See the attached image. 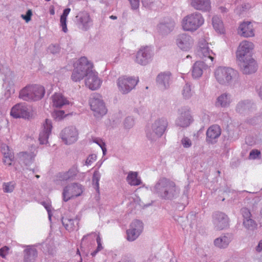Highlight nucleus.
Returning a JSON list of instances; mask_svg holds the SVG:
<instances>
[{
	"label": "nucleus",
	"mask_w": 262,
	"mask_h": 262,
	"mask_svg": "<svg viewBox=\"0 0 262 262\" xmlns=\"http://www.w3.org/2000/svg\"><path fill=\"white\" fill-rule=\"evenodd\" d=\"M127 183L131 186H138L142 183L137 172L130 171L126 178Z\"/></svg>",
	"instance_id": "7c9ffc66"
},
{
	"label": "nucleus",
	"mask_w": 262,
	"mask_h": 262,
	"mask_svg": "<svg viewBox=\"0 0 262 262\" xmlns=\"http://www.w3.org/2000/svg\"><path fill=\"white\" fill-rule=\"evenodd\" d=\"M125 262H134V261H132V260H127V261H125Z\"/></svg>",
	"instance_id": "774afa93"
},
{
	"label": "nucleus",
	"mask_w": 262,
	"mask_h": 262,
	"mask_svg": "<svg viewBox=\"0 0 262 262\" xmlns=\"http://www.w3.org/2000/svg\"><path fill=\"white\" fill-rule=\"evenodd\" d=\"M101 83L102 81L98 77L97 72L94 70L86 76L85 85L92 90H95L99 88Z\"/></svg>",
	"instance_id": "2eb2a0df"
},
{
	"label": "nucleus",
	"mask_w": 262,
	"mask_h": 262,
	"mask_svg": "<svg viewBox=\"0 0 262 262\" xmlns=\"http://www.w3.org/2000/svg\"><path fill=\"white\" fill-rule=\"evenodd\" d=\"M91 110L96 114L103 115L106 113V109L103 101L98 98H92L90 100Z\"/></svg>",
	"instance_id": "6ab92c4d"
},
{
	"label": "nucleus",
	"mask_w": 262,
	"mask_h": 262,
	"mask_svg": "<svg viewBox=\"0 0 262 262\" xmlns=\"http://www.w3.org/2000/svg\"><path fill=\"white\" fill-rule=\"evenodd\" d=\"M156 187L158 189H160L161 187H163L164 193L163 197L167 199L172 198L176 192V185L174 183L166 178L162 179L156 185Z\"/></svg>",
	"instance_id": "1a4fd4ad"
},
{
	"label": "nucleus",
	"mask_w": 262,
	"mask_h": 262,
	"mask_svg": "<svg viewBox=\"0 0 262 262\" xmlns=\"http://www.w3.org/2000/svg\"><path fill=\"white\" fill-rule=\"evenodd\" d=\"M173 218L179 224L182 225L187 221L186 219L187 218V216H181L180 214H175V215L173 216Z\"/></svg>",
	"instance_id": "37998d69"
},
{
	"label": "nucleus",
	"mask_w": 262,
	"mask_h": 262,
	"mask_svg": "<svg viewBox=\"0 0 262 262\" xmlns=\"http://www.w3.org/2000/svg\"><path fill=\"white\" fill-rule=\"evenodd\" d=\"M182 144L184 148H188L191 145V141L187 137H185L182 139Z\"/></svg>",
	"instance_id": "49530a36"
},
{
	"label": "nucleus",
	"mask_w": 262,
	"mask_h": 262,
	"mask_svg": "<svg viewBox=\"0 0 262 262\" xmlns=\"http://www.w3.org/2000/svg\"><path fill=\"white\" fill-rule=\"evenodd\" d=\"M221 134V129L220 126L217 125H213L211 126L206 133L207 140L209 142H212L213 139L217 138Z\"/></svg>",
	"instance_id": "a878e982"
},
{
	"label": "nucleus",
	"mask_w": 262,
	"mask_h": 262,
	"mask_svg": "<svg viewBox=\"0 0 262 262\" xmlns=\"http://www.w3.org/2000/svg\"><path fill=\"white\" fill-rule=\"evenodd\" d=\"M212 24L214 29L218 33L224 34L225 29L222 19L219 17L215 16L212 19Z\"/></svg>",
	"instance_id": "c85d7f7f"
},
{
	"label": "nucleus",
	"mask_w": 262,
	"mask_h": 262,
	"mask_svg": "<svg viewBox=\"0 0 262 262\" xmlns=\"http://www.w3.org/2000/svg\"><path fill=\"white\" fill-rule=\"evenodd\" d=\"M237 33L240 36L248 38L254 36V29L250 21H244L240 24L237 29Z\"/></svg>",
	"instance_id": "dca6fc26"
},
{
	"label": "nucleus",
	"mask_w": 262,
	"mask_h": 262,
	"mask_svg": "<svg viewBox=\"0 0 262 262\" xmlns=\"http://www.w3.org/2000/svg\"><path fill=\"white\" fill-rule=\"evenodd\" d=\"M52 128L51 121L49 119H46L45 123L43 124V129L40 133L39 140L40 144L46 143L48 139L49 136L51 132Z\"/></svg>",
	"instance_id": "4be33fe9"
},
{
	"label": "nucleus",
	"mask_w": 262,
	"mask_h": 262,
	"mask_svg": "<svg viewBox=\"0 0 262 262\" xmlns=\"http://www.w3.org/2000/svg\"><path fill=\"white\" fill-rule=\"evenodd\" d=\"M243 225L246 229L250 231H254L257 226L251 214H243Z\"/></svg>",
	"instance_id": "393cba45"
},
{
	"label": "nucleus",
	"mask_w": 262,
	"mask_h": 262,
	"mask_svg": "<svg viewBox=\"0 0 262 262\" xmlns=\"http://www.w3.org/2000/svg\"><path fill=\"white\" fill-rule=\"evenodd\" d=\"M192 117L189 113V111L185 112L181 114V116L179 119V124L182 127H186L188 126L192 122Z\"/></svg>",
	"instance_id": "2f4dec72"
},
{
	"label": "nucleus",
	"mask_w": 262,
	"mask_h": 262,
	"mask_svg": "<svg viewBox=\"0 0 262 262\" xmlns=\"http://www.w3.org/2000/svg\"><path fill=\"white\" fill-rule=\"evenodd\" d=\"M90 17L88 13H84L83 16L80 18V21L83 24H87L90 21Z\"/></svg>",
	"instance_id": "3c124183"
},
{
	"label": "nucleus",
	"mask_w": 262,
	"mask_h": 262,
	"mask_svg": "<svg viewBox=\"0 0 262 262\" xmlns=\"http://www.w3.org/2000/svg\"><path fill=\"white\" fill-rule=\"evenodd\" d=\"M97 143L101 147V148L103 151V154H105V152L106 151V149L105 147V143L102 141L100 143Z\"/></svg>",
	"instance_id": "13d9d810"
},
{
	"label": "nucleus",
	"mask_w": 262,
	"mask_h": 262,
	"mask_svg": "<svg viewBox=\"0 0 262 262\" xmlns=\"http://www.w3.org/2000/svg\"><path fill=\"white\" fill-rule=\"evenodd\" d=\"M70 11L71 9L70 8L64 9L60 18V26L62 28V31L65 33L68 31V28L67 27V18Z\"/></svg>",
	"instance_id": "72a5a7b5"
},
{
	"label": "nucleus",
	"mask_w": 262,
	"mask_h": 262,
	"mask_svg": "<svg viewBox=\"0 0 262 262\" xmlns=\"http://www.w3.org/2000/svg\"><path fill=\"white\" fill-rule=\"evenodd\" d=\"M10 115L15 118L29 119L32 117V114L28 111L27 107L22 103H18L14 105L11 110Z\"/></svg>",
	"instance_id": "4468645a"
},
{
	"label": "nucleus",
	"mask_w": 262,
	"mask_h": 262,
	"mask_svg": "<svg viewBox=\"0 0 262 262\" xmlns=\"http://www.w3.org/2000/svg\"><path fill=\"white\" fill-rule=\"evenodd\" d=\"M209 66V64H205L203 61H196L193 67L192 75L194 78L201 77L203 74V69L205 67Z\"/></svg>",
	"instance_id": "cd10ccee"
},
{
	"label": "nucleus",
	"mask_w": 262,
	"mask_h": 262,
	"mask_svg": "<svg viewBox=\"0 0 262 262\" xmlns=\"http://www.w3.org/2000/svg\"><path fill=\"white\" fill-rule=\"evenodd\" d=\"M32 15V12L31 10L29 9L27 11L25 15H21V17L28 23L31 20V16Z\"/></svg>",
	"instance_id": "8fccbe9b"
},
{
	"label": "nucleus",
	"mask_w": 262,
	"mask_h": 262,
	"mask_svg": "<svg viewBox=\"0 0 262 262\" xmlns=\"http://www.w3.org/2000/svg\"><path fill=\"white\" fill-rule=\"evenodd\" d=\"M255 250L257 252H260L262 251V239L259 242Z\"/></svg>",
	"instance_id": "4d7b16f0"
},
{
	"label": "nucleus",
	"mask_w": 262,
	"mask_h": 262,
	"mask_svg": "<svg viewBox=\"0 0 262 262\" xmlns=\"http://www.w3.org/2000/svg\"><path fill=\"white\" fill-rule=\"evenodd\" d=\"M45 93L42 86L38 85H29L21 90L19 97L24 100H38L41 99Z\"/></svg>",
	"instance_id": "20e7f679"
},
{
	"label": "nucleus",
	"mask_w": 262,
	"mask_h": 262,
	"mask_svg": "<svg viewBox=\"0 0 262 262\" xmlns=\"http://www.w3.org/2000/svg\"><path fill=\"white\" fill-rule=\"evenodd\" d=\"M130 2V5L133 8V9H137L138 8L139 5V0H129Z\"/></svg>",
	"instance_id": "864d4df0"
},
{
	"label": "nucleus",
	"mask_w": 262,
	"mask_h": 262,
	"mask_svg": "<svg viewBox=\"0 0 262 262\" xmlns=\"http://www.w3.org/2000/svg\"><path fill=\"white\" fill-rule=\"evenodd\" d=\"M213 222L216 230H223L229 226V218L226 214H215Z\"/></svg>",
	"instance_id": "a211bd4d"
},
{
	"label": "nucleus",
	"mask_w": 262,
	"mask_h": 262,
	"mask_svg": "<svg viewBox=\"0 0 262 262\" xmlns=\"http://www.w3.org/2000/svg\"><path fill=\"white\" fill-rule=\"evenodd\" d=\"M139 81L138 78L123 76L119 78L117 85L119 91L126 94L133 89Z\"/></svg>",
	"instance_id": "423d86ee"
},
{
	"label": "nucleus",
	"mask_w": 262,
	"mask_h": 262,
	"mask_svg": "<svg viewBox=\"0 0 262 262\" xmlns=\"http://www.w3.org/2000/svg\"><path fill=\"white\" fill-rule=\"evenodd\" d=\"M167 123L164 121H162V123L161 124L160 121H157L155 123V126L156 127L155 128L156 134L158 136H161L165 131L166 129Z\"/></svg>",
	"instance_id": "f704fd0d"
},
{
	"label": "nucleus",
	"mask_w": 262,
	"mask_h": 262,
	"mask_svg": "<svg viewBox=\"0 0 262 262\" xmlns=\"http://www.w3.org/2000/svg\"><path fill=\"white\" fill-rule=\"evenodd\" d=\"M1 152L3 155H8L10 152H13L11 151L9 148V147L6 144H2L1 146Z\"/></svg>",
	"instance_id": "09e8293b"
},
{
	"label": "nucleus",
	"mask_w": 262,
	"mask_h": 262,
	"mask_svg": "<svg viewBox=\"0 0 262 262\" xmlns=\"http://www.w3.org/2000/svg\"><path fill=\"white\" fill-rule=\"evenodd\" d=\"M82 192L83 190L81 185L75 184L67 186L63 190V199L67 202L73 197L80 195Z\"/></svg>",
	"instance_id": "9b49d317"
},
{
	"label": "nucleus",
	"mask_w": 262,
	"mask_h": 262,
	"mask_svg": "<svg viewBox=\"0 0 262 262\" xmlns=\"http://www.w3.org/2000/svg\"><path fill=\"white\" fill-rule=\"evenodd\" d=\"M144 228L143 222L139 220H134L127 230V239L133 242L136 240L142 232Z\"/></svg>",
	"instance_id": "0eeeda50"
},
{
	"label": "nucleus",
	"mask_w": 262,
	"mask_h": 262,
	"mask_svg": "<svg viewBox=\"0 0 262 262\" xmlns=\"http://www.w3.org/2000/svg\"><path fill=\"white\" fill-rule=\"evenodd\" d=\"M24 262H35V258L37 256V250L35 248L28 246L24 250Z\"/></svg>",
	"instance_id": "bb28decb"
},
{
	"label": "nucleus",
	"mask_w": 262,
	"mask_h": 262,
	"mask_svg": "<svg viewBox=\"0 0 262 262\" xmlns=\"http://www.w3.org/2000/svg\"><path fill=\"white\" fill-rule=\"evenodd\" d=\"M176 42L180 49L183 50H187L192 47L193 40L189 35L182 34L178 36Z\"/></svg>",
	"instance_id": "aec40b11"
},
{
	"label": "nucleus",
	"mask_w": 262,
	"mask_h": 262,
	"mask_svg": "<svg viewBox=\"0 0 262 262\" xmlns=\"http://www.w3.org/2000/svg\"><path fill=\"white\" fill-rule=\"evenodd\" d=\"M14 154L13 152H10L8 155L3 156V162L4 164L8 166H10L12 164V162L14 160Z\"/></svg>",
	"instance_id": "e433bc0d"
},
{
	"label": "nucleus",
	"mask_w": 262,
	"mask_h": 262,
	"mask_svg": "<svg viewBox=\"0 0 262 262\" xmlns=\"http://www.w3.org/2000/svg\"><path fill=\"white\" fill-rule=\"evenodd\" d=\"M220 9L222 13L227 12V9L224 7H221Z\"/></svg>",
	"instance_id": "052dcab7"
},
{
	"label": "nucleus",
	"mask_w": 262,
	"mask_h": 262,
	"mask_svg": "<svg viewBox=\"0 0 262 262\" xmlns=\"http://www.w3.org/2000/svg\"><path fill=\"white\" fill-rule=\"evenodd\" d=\"M183 95L185 98H189L191 96V88L190 85L186 84L184 86Z\"/></svg>",
	"instance_id": "79ce46f5"
},
{
	"label": "nucleus",
	"mask_w": 262,
	"mask_h": 262,
	"mask_svg": "<svg viewBox=\"0 0 262 262\" xmlns=\"http://www.w3.org/2000/svg\"><path fill=\"white\" fill-rule=\"evenodd\" d=\"M190 4L194 9L204 12L209 11L211 8L210 0H191Z\"/></svg>",
	"instance_id": "5701e85b"
},
{
	"label": "nucleus",
	"mask_w": 262,
	"mask_h": 262,
	"mask_svg": "<svg viewBox=\"0 0 262 262\" xmlns=\"http://www.w3.org/2000/svg\"><path fill=\"white\" fill-rule=\"evenodd\" d=\"M258 91H259V92H258L259 95L260 97V98H262V86H261L259 88Z\"/></svg>",
	"instance_id": "680f3d73"
},
{
	"label": "nucleus",
	"mask_w": 262,
	"mask_h": 262,
	"mask_svg": "<svg viewBox=\"0 0 262 262\" xmlns=\"http://www.w3.org/2000/svg\"><path fill=\"white\" fill-rule=\"evenodd\" d=\"M60 136L66 144H70L77 140L78 132L75 127H66L62 130Z\"/></svg>",
	"instance_id": "f8f14e48"
},
{
	"label": "nucleus",
	"mask_w": 262,
	"mask_h": 262,
	"mask_svg": "<svg viewBox=\"0 0 262 262\" xmlns=\"http://www.w3.org/2000/svg\"><path fill=\"white\" fill-rule=\"evenodd\" d=\"M50 13L52 15L54 14V10H52L51 11H50Z\"/></svg>",
	"instance_id": "338daca9"
},
{
	"label": "nucleus",
	"mask_w": 262,
	"mask_h": 262,
	"mask_svg": "<svg viewBox=\"0 0 262 262\" xmlns=\"http://www.w3.org/2000/svg\"><path fill=\"white\" fill-rule=\"evenodd\" d=\"M240 61L241 62L240 66L243 73L249 74L256 71L257 69L256 61L251 57Z\"/></svg>",
	"instance_id": "f3484780"
},
{
	"label": "nucleus",
	"mask_w": 262,
	"mask_h": 262,
	"mask_svg": "<svg viewBox=\"0 0 262 262\" xmlns=\"http://www.w3.org/2000/svg\"><path fill=\"white\" fill-rule=\"evenodd\" d=\"M218 103H219L221 106H225L227 104L229 103V100L228 97L227 95H222L220 96L218 98L217 100Z\"/></svg>",
	"instance_id": "58836bf2"
},
{
	"label": "nucleus",
	"mask_w": 262,
	"mask_h": 262,
	"mask_svg": "<svg viewBox=\"0 0 262 262\" xmlns=\"http://www.w3.org/2000/svg\"><path fill=\"white\" fill-rule=\"evenodd\" d=\"M62 217L61 221L65 228L71 231L78 228L79 219L77 215L75 214H64Z\"/></svg>",
	"instance_id": "ddd939ff"
},
{
	"label": "nucleus",
	"mask_w": 262,
	"mask_h": 262,
	"mask_svg": "<svg viewBox=\"0 0 262 262\" xmlns=\"http://www.w3.org/2000/svg\"><path fill=\"white\" fill-rule=\"evenodd\" d=\"M43 205L45 207V208L46 209L48 213H51L52 211V206L51 204L49 203H43Z\"/></svg>",
	"instance_id": "6e6d98bb"
},
{
	"label": "nucleus",
	"mask_w": 262,
	"mask_h": 262,
	"mask_svg": "<svg viewBox=\"0 0 262 262\" xmlns=\"http://www.w3.org/2000/svg\"><path fill=\"white\" fill-rule=\"evenodd\" d=\"M51 100L53 107L56 108H61L70 103L67 98L61 93H55L52 96Z\"/></svg>",
	"instance_id": "412c9836"
},
{
	"label": "nucleus",
	"mask_w": 262,
	"mask_h": 262,
	"mask_svg": "<svg viewBox=\"0 0 262 262\" xmlns=\"http://www.w3.org/2000/svg\"><path fill=\"white\" fill-rule=\"evenodd\" d=\"M52 115L53 117L57 120H62L66 116V115H65L64 111L61 110L54 111L52 114Z\"/></svg>",
	"instance_id": "4c0bfd02"
},
{
	"label": "nucleus",
	"mask_w": 262,
	"mask_h": 262,
	"mask_svg": "<svg viewBox=\"0 0 262 262\" xmlns=\"http://www.w3.org/2000/svg\"><path fill=\"white\" fill-rule=\"evenodd\" d=\"M76 253L77 254H78L80 256V257H81L80 253L79 250L78 249H77V250Z\"/></svg>",
	"instance_id": "69168bd1"
},
{
	"label": "nucleus",
	"mask_w": 262,
	"mask_h": 262,
	"mask_svg": "<svg viewBox=\"0 0 262 262\" xmlns=\"http://www.w3.org/2000/svg\"><path fill=\"white\" fill-rule=\"evenodd\" d=\"M232 240L231 235L227 234L222 235L214 240V245L220 249L226 248Z\"/></svg>",
	"instance_id": "b1692460"
},
{
	"label": "nucleus",
	"mask_w": 262,
	"mask_h": 262,
	"mask_svg": "<svg viewBox=\"0 0 262 262\" xmlns=\"http://www.w3.org/2000/svg\"><path fill=\"white\" fill-rule=\"evenodd\" d=\"M110 17V18L113 19H117V16H114V15H111Z\"/></svg>",
	"instance_id": "e2e57ef3"
},
{
	"label": "nucleus",
	"mask_w": 262,
	"mask_h": 262,
	"mask_svg": "<svg viewBox=\"0 0 262 262\" xmlns=\"http://www.w3.org/2000/svg\"><path fill=\"white\" fill-rule=\"evenodd\" d=\"M20 155L25 159L31 161L35 158L36 154L34 152L28 153L27 152H21L20 153Z\"/></svg>",
	"instance_id": "a19ab883"
},
{
	"label": "nucleus",
	"mask_w": 262,
	"mask_h": 262,
	"mask_svg": "<svg viewBox=\"0 0 262 262\" xmlns=\"http://www.w3.org/2000/svg\"><path fill=\"white\" fill-rule=\"evenodd\" d=\"M74 69L71 76L74 81H80L93 71V65L84 57H81L74 64Z\"/></svg>",
	"instance_id": "f257e3e1"
},
{
	"label": "nucleus",
	"mask_w": 262,
	"mask_h": 262,
	"mask_svg": "<svg viewBox=\"0 0 262 262\" xmlns=\"http://www.w3.org/2000/svg\"><path fill=\"white\" fill-rule=\"evenodd\" d=\"M52 215H53V214H50V213L48 214V218L50 221H51V217H52Z\"/></svg>",
	"instance_id": "0e129e2a"
},
{
	"label": "nucleus",
	"mask_w": 262,
	"mask_h": 262,
	"mask_svg": "<svg viewBox=\"0 0 262 262\" xmlns=\"http://www.w3.org/2000/svg\"><path fill=\"white\" fill-rule=\"evenodd\" d=\"M260 154V152L257 149L252 150L249 154V159H255L257 157H258Z\"/></svg>",
	"instance_id": "de8ad7c7"
},
{
	"label": "nucleus",
	"mask_w": 262,
	"mask_h": 262,
	"mask_svg": "<svg viewBox=\"0 0 262 262\" xmlns=\"http://www.w3.org/2000/svg\"><path fill=\"white\" fill-rule=\"evenodd\" d=\"M59 49L58 45H51L48 47V52L52 54H55L59 52Z\"/></svg>",
	"instance_id": "c03bdc74"
},
{
	"label": "nucleus",
	"mask_w": 262,
	"mask_h": 262,
	"mask_svg": "<svg viewBox=\"0 0 262 262\" xmlns=\"http://www.w3.org/2000/svg\"><path fill=\"white\" fill-rule=\"evenodd\" d=\"M9 250V248L7 246H4L0 249V256L5 258L7 255H8Z\"/></svg>",
	"instance_id": "a18cd8bd"
},
{
	"label": "nucleus",
	"mask_w": 262,
	"mask_h": 262,
	"mask_svg": "<svg viewBox=\"0 0 262 262\" xmlns=\"http://www.w3.org/2000/svg\"><path fill=\"white\" fill-rule=\"evenodd\" d=\"M77 172V168L76 167H73L69 169L68 171L60 174L59 179L60 180L67 181L72 179L76 176Z\"/></svg>",
	"instance_id": "473e14b6"
},
{
	"label": "nucleus",
	"mask_w": 262,
	"mask_h": 262,
	"mask_svg": "<svg viewBox=\"0 0 262 262\" xmlns=\"http://www.w3.org/2000/svg\"><path fill=\"white\" fill-rule=\"evenodd\" d=\"M96 155H91L88 158V159L86 161V163L88 165H90L91 164V163L95 161L96 160Z\"/></svg>",
	"instance_id": "5fc2aeb1"
},
{
	"label": "nucleus",
	"mask_w": 262,
	"mask_h": 262,
	"mask_svg": "<svg viewBox=\"0 0 262 262\" xmlns=\"http://www.w3.org/2000/svg\"><path fill=\"white\" fill-rule=\"evenodd\" d=\"M204 23L202 15L198 12L186 15L182 21V27L184 30L193 32L199 29Z\"/></svg>",
	"instance_id": "f03ea898"
},
{
	"label": "nucleus",
	"mask_w": 262,
	"mask_h": 262,
	"mask_svg": "<svg viewBox=\"0 0 262 262\" xmlns=\"http://www.w3.org/2000/svg\"><path fill=\"white\" fill-rule=\"evenodd\" d=\"M152 56V52L150 47H142L137 53L135 62L141 65H146Z\"/></svg>",
	"instance_id": "9d476101"
},
{
	"label": "nucleus",
	"mask_w": 262,
	"mask_h": 262,
	"mask_svg": "<svg viewBox=\"0 0 262 262\" xmlns=\"http://www.w3.org/2000/svg\"><path fill=\"white\" fill-rule=\"evenodd\" d=\"M142 1V3L143 4V5L145 6V7H147L148 6V1L150 2L152 0H141Z\"/></svg>",
	"instance_id": "bf43d9fd"
},
{
	"label": "nucleus",
	"mask_w": 262,
	"mask_h": 262,
	"mask_svg": "<svg viewBox=\"0 0 262 262\" xmlns=\"http://www.w3.org/2000/svg\"><path fill=\"white\" fill-rule=\"evenodd\" d=\"M93 182H96V186L97 187V190L99 189V178H98V174L97 172H95L93 174Z\"/></svg>",
	"instance_id": "603ef678"
},
{
	"label": "nucleus",
	"mask_w": 262,
	"mask_h": 262,
	"mask_svg": "<svg viewBox=\"0 0 262 262\" xmlns=\"http://www.w3.org/2000/svg\"><path fill=\"white\" fill-rule=\"evenodd\" d=\"M196 56L204 61H208V64L211 66L213 64L215 53L210 50L208 43L206 41L200 42L196 52Z\"/></svg>",
	"instance_id": "39448f33"
},
{
	"label": "nucleus",
	"mask_w": 262,
	"mask_h": 262,
	"mask_svg": "<svg viewBox=\"0 0 262 262\" xmlns=\"http://www.w3.org/2000/svg\"><path fill=\"white\" fill-rule=\"evenodd\" d=\"M96 242H97V245H98V246H97V248L96 249V250H95L94 251H93L92 253H91V255L93 256H94L96 255V254L100 251H101L102 249H103V247L102 246V244H101V239L100 238V237L98 235L97 236V238H96Z\"/></svg>",
	"instance_id": "ea45409f"
},
{
	"label": "nucleus",
	"mask_w": 262,
	"mask_h": 262,
	"mask_svg": "<svg viewBox=\"0 0 262 262\" xmlns=\"http://www.w3.org/2000/svg\"><path fill=\"white\" fill-rule=\"evenodd\" d=\"M254 49V45L252 42L247 40L242 41L236 52V57L239 61L249 58V55Z\"/></svg>",
	"instance_id": "6e6552de"
},
{
	"label": "nucleus",
	"mask_w": 262,
	"mask_h": 262,
	"mask_svg": "<svg viewBox=\"0 0 262 262\" xmlns=\"http://www.w3.org/2000/svg\"><path fill=\"white\" fill-rule=\"evenodd\" d=\"M214 76L218 83L226 85L235 78L236 72L232 68L220 66L215 69Z\"/></svg>",
	"instance_id": "7ed1b4c3"
},
{
	"label": "nucleus",
	"mask_w": 262,
	"mask_h": 262,
	"mask_svg": "<svg viewBox=\"0 0 262 262\" xmlns=\"http://www.w3.org/2000/svg\"><path fill=\"white\" fill-rule=\"evenodd\" d=\"M171 80V74L170 72H163L159 74L157 78V82L166 88L169 85Z\"/></svg>",
	"instance_id": "c756f323"
},
{
	"label": "nucleus",
	"mask_w": 262,
	"mask_h": 262,
	"mask_svg": "<svg viewBox=\"0 0 262 262\" xmlns=\"http://www.w3.org/2000/svg\"><path fill=\"white\" fill-rule=\"evenodd\" d=\"M16 186V183L14 181L4 183L3 189L5 193H11L13 191Z\"/></svg>",
	"instance_id": "c9c22d12"
}]
</instances>
